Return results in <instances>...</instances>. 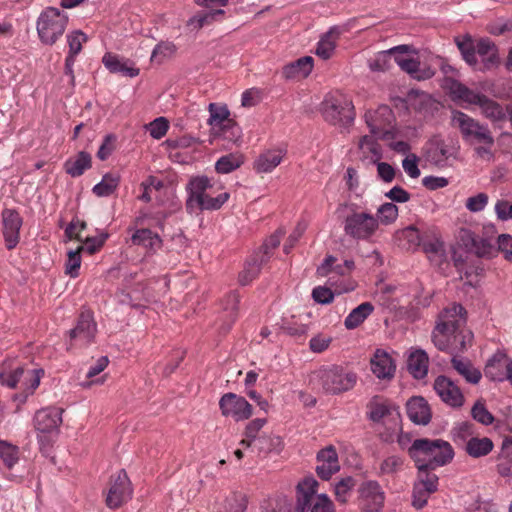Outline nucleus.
Wrapping results in <instances>:
<instances>
[{"label":"nucleus","mask_w":512,"mask_h":512,"mask_svg":"<svg viewBox=\"0 0 512 512\" xmlns=\"http://www.w3.org/2000/svg\"><path fill=\"white\" fill-rule=\"evenodd\" d=\"M317 475L322 480H329L340 470L338 454L333 445L326 446L317 453Z\"/></svg>","instance_id":"22"},{"label":"nucleus","mask_w":512,"mask_h":512,"mask_svg":"<svg viewBox=\"0 0 512 512\" xmlns=\"http://www.w3.org/2000/svg\"><path fill=\"white\" fill-rule=\"evenodd\" d=\"M471 415L474 420L485 426L491 425L494 421V416L488 411L485 404L481 401H477L473 405Z\"/></svg>","instance_id":"61"},{"label":"nucleus","mask_w":512,"mask_h":512,"mask_svg":"<svg viewBox=\"0 0 512 512\" xmlns=\"http://www.w3.org/2000/svg\"><path fill=\"white\" fill-rule=\"evenodd\" d=\"M81 262V251L78 248L76 250H70L67 254V260L65 263V274L71 278L78 277Z\"/></svg>","instance_id":"58"},{"label":"nucleus","mask_w":512,"mask_h":512,"mask_svg":"<svg viewBox=\"0 0 512 512\" xmlns=\"http://www.w3.org/2000/svg\"><path fill=\"white\" fill-rule=\"evenodd\" d=\"M102 63L111 73L121 74L125 77L134 78L140 73L139 68L135 67L131 60L120 58L110 52L104 54Z\"/></svg>","instance_id":"25"},{"label":"nucleus","mask_w":512,"mask_h":512,"mask_svg":"<svg viewBox=\"0 0 512 512\" xmlns=\"http://www.w3.org/2000/svg\"><path fill=\"white\" fill-rule=\"evenodd\" d=\"M20 450L19 447L0 439V459L6 468L12 469L19 461Z\"/></svg>","instance_id":"48"},{"label":"nucleus","mask_w":512,"mask_h":512,"mask_svg":"<svg viewBox=\"0 0 512 512\" xmlns=\"http://www.w3.org/2000/svg\"><path fill=\"white\" fill-rule=\"evenodd\" d=\"M176 52V46L174 43L169 41H163L158 43L151 54V61L157 63H163L165 60L171 58Z\"/></svg>","instance_id":"54"},{"label":"nucleus","mask_w":512,"mask_h":512,"mask_svg":"<svg viewBox=\"0 0 512 512\" xmlns=\"http://www.w3.org/2000/svg\"><path fill=\"white\" fill-rule=\"evenodd\" d=\"M408 454L415 465L432 469L442 467L454 458L451 444L442 439H416L409 447Z\"/></svg>","instance_id":"3"},{"label":"nucleus","mask_w":512,"mask_h":512,"mask_svg":"<svg viewBox=\"0 0 512 512\" xmlns=\"http://www.w3.org/2000/svg\"><path fill=\"white\" fill-rule=\"evenodd\" d=\"M283 235V231L277 230L275 233H273L269 238L265 240L260 249L255 253L258 254L260 257L264 258L266 261H269V259L273 255V250L276 247H278Z\"/></svg>","instance_id":"56"},{"label":"nucleus","mask_w":512,"mask_h":512,"mask_svg":"<svg viewBox=\"0 0 512 512\" xmlns=\"http://www.w3.org/2000/svg\"><path fill=\"white\" fill-rule=\"evenodd\" d=\"M434 390L440 399L450 407L459 408L464 404L462 391L447 376L440 375L435 379Z\"/></svg>","instance_id":"18"},{"label":"nucleus","mask_w":512,"mask_h":512,"mask_svg":"<svg viewBox=\"0 0 512 512\" xmlns=\"http://www.w3.org/2000/svg\"><path fill=\"white\" fill-rule=\"evenodd\" d=\"M482 59V67L476 70L490 69L498 63V51L496 45L488 38H482L476 42V57Z\"/></svg>","instance_id":"30"},{"label":"nucleus","mask_w":512,"mask_h":512,"mask_svg":"<svg viewBox=\"0 0 512 512\" xmlns=\"http://www.w3.org/2000/svg\"><path fill=\"white\" fill-rule=\"evenodd\" d=\"M472 248L475 254L479 257L492 258L495 256L497 250L492 243V239L488 237H473Z\"/></svg>","instance_id":"52"},{"label":"nucleus","mask_w":512,"mask_h":512,"mask_svg":"<svg viewBox=\"0 0 512 512\" xmlns=\"http://www.w3.org/2000/svg\"><path fill=\"white\" fill-rule=\"evenodd\" d=\"M96 323L90 312H82L76 326L69 332V346L86 347L93 342L96 333Z\"/></svg>","instance_id":"13"},{"label":"nucleus","mask_w":512,"mask_h":512,"mask_svg":"<svg viewBox=\"0 0 512 512\" xmlns=\"http://www.w3.org/2000/svg\"><path fill=\"white\" fill-rule=\"evenodd\" d=\"M378 222L391 224L398 217V207L393 203H384L377 210Z\"/></svg>","instance_id":"63"},{"label":"nucleus","mask_w":512,"mask_h":512,"mask_svg":"<svg viewBox=\"0 0 512 512\" xmlns=\"http://www.w3.org/2000/svg\"><path fill=\"white\" fill-rule=\"evenodd\" d=\"M478 107L483 117L491 121L493 124H499L507 119L508 110L500 103L484 95Z\"/></svg>","instance_id":"32"},{"label":"nucleus","mask_w":512,"mask_h":512,"mask_svg":"<svg viewBox=\"0 0 512 512\" xmlns=\"http://www.w3.org/2000/svg\"><path fill=\"white\" fill-rule=\"evenodd\" d=\"M393 120L391 109L384 105L375 111L365 113V121L369 127L370 134L383 139H388L390 135L389 127Z\"/></svg>","instance_id":"15"},{"label":"nucleus","mask_w":512,"mask_h":512,"mask_svg":"<svg viewBox=\"0 0 512 512\" xmlns=\"http://www.w3.org/2000/svg\"><path fill=\"white\" fill-rule=\"evenodd\" d=\"M323 114L326 120L338 122L343 119H353V104L345 96H331L324 102Z\"/></svg>","instance_id":"16"},{"label":"nucleus","mask_w":512,"mask_h":512,"mask_svg":"<svg viewBox=\"0 0 512 512\" xmlns=\"http://www.w3.org/2000/svg\"><path fill=\"white\" fill-rule=\"evenodd\" d=\"M318 482L313 477H306L297 484V512H334V505L324 493H317Z\"/></svg>","instance_id":"5"},{"label":"nucleus","mask_w":512,"mask_h":512,"mask_svg":"<svg viewBox=\"0 0 512 512\" xmlns=\"http://www.w3.org/2000/svg\"><path fill=\"white\" fill-rule=\"evenodd\" d=\"M25 374V369L17 367L14 370L0 372V383L3 386L14 389L21 382Z\"/></svg>","instance_id":"59"},{"label":"nucleus","mask_w":512,"mask_h":512,"mask_svg":"<svg viewBox=\"0 0 512 512\" xmlns=\"http://www.w3.org/2000/svg\"><path fill=\"white\" fill-rule=\"evenodd\" d=\"M244 163L239 153H230L220 157L215 163V170L220 174H228L238 169Z\"/></svg>","instance_id":"47"},{"label":"nucleus","mask_w":512,"mask_h":512,"mask_svg":"<svg viewBox=\"0 0 512 512\" xmlns=\"http://www.w3.org/2000/svg\"><path fill=\"white\" fill-rule=\"evenodd\" d=\"M133 489L125 470H120L111 477L110 487L106 496V504L111 509L119 508L131 499Z\"/></svg>","instance_id":"11"},{"label":"nucleus","mask_w":512,"mask_h":512,"mask_svg":"<svg viewBox=\"0 0 512 512\" xmlns=\"http://www.w3.org/2000/svg\"><path fill=\"white\" fill-rule=\"evenodd\" d=\"M494 444L488 437H471L466 443L464 450L473 458H480L488 455L493 450Z\"/></svg>","instance_id":"42"},{"label":"nucleus","mask_w":512,"mask_h":512,"mask_svg":"<svg viewBox=\"0 0 512 512\" xmlns=\"http://www.w3.org/2000/svg\"><path fill=\"white\" fill-rule=\"evenodd\" d=\"M371 370L379 379H391L395 373V364L387 352L377 349L371 359Z\"/></svg>","instance_id":"28"},{"label":"nucleus","mask_w":512,"mask_h":512,"mask_svg":"<svg viewBox=\"0 0 512 512\" xmlns=\"http://www.w3.org/2000/svg\"><path fill=\"white\" fill-rule=\"evenodd\" d=\"M239 302L240 296L235 291L228 293L223 299L224 316L228 318V324L224 327V331H228L237 319Z\"/></svg>","instance_id":"46"},{"label":"nucleus","mask_w":512,"mask_h":512,"mask_svg":"<svg viewBox=\"0 0 512 512\" xmlns=\"http://www.w3.org/2000/svg\"><path fill=\"white\" fill-rule=\"evenodd\" d=\"M247 508V500L240 492L231 493L217 509V512H244Z\"/></svg>","instance_id":"49"},{"label":"nucleus","mask_w":512,"mask_h":512,"mask_svg":"<svg viewBox=\"0 0 512 512\" xmlns=\"http://www.w3.org/2000/svg\"><path fill=\"white\" fill-rule=\"evenodd\" d=\"M68 24V15L55 7L45 8L36 22L37 34L45 45H53L64 34Z\"/></svg>","instance_id":"6"},{"label":"nucleus","mask_w":512,"mask_h":512,"mask_svg":"<svg viewBox=\"0 0 512 512\" xmlns=\"http://www.w3.org/2000/svg\"><path fill=\"white\" fill-rule=\"evenodd\" d=\"M404 459L398 455H390L384 458L379 466V476H394L403 470Z\"/></svg>","instance_id":"51"},{"label":"nucleus","mask_w":512,"mask_h":512,"mask_svg":"<svg viewBox=\"0 0 512 512\" xmlns=\"http://www.w3.org/2000/svg\"><path fill=\"white\" fill-rule=\"evenodd\" d=\"M429 357L423 349H415L410 352L407 360V368L415 379H423L427 376Z\"/></svg>","instance_id":"33"},{"label":"nucleus","mask_w":512,"mask_h":512,"mask_svg":"<svg viewBox=\"0 0 512 512\" xmlns=\"http://www.w3.org/2000/svg\"><path fill=\"white\" fill-rule=\"evenodd\" d=\"M209 111V119L208 124L211 126L212 130L215 131L219 127L228 124V122L232 121L230 119V111L226 105H219L217 103H210L208 106Z\"/></svg>","instance_id":"44"},{"label":"nucleus","mask_w":512,"mask_h":512,"mask_svg":"<svg viewBox=\"0 0 512 512\" xmlns=\"http://www.w3.org/2000/svg\"><path fill=\"white\" fill-rule=\"evenodd\" d=\"M418 473L417 480L413 485V506L417 509L423 508L429 496L438 489V476L432 471L434 469L416 465Z\"/></svg>","instance_id":"9"},{"label":"nucleus","mask_w":512,"mask_h":512,"mask_svg":"<svg viewBox=\"0 0 512 512\" xmlns=\"http://www.w3.org/2000/svg\"><path fill=\"white\" fill-rule=\"evenodd\" d=\"M198 6L211 9L205 13H199L191 17L187 21V27L191 30H199L203 26L211 24L218 16L224 15V10L213 9L214 6L224 7L228 4V0H195Z\"/></svg>","instance_id":"20"},{"label":"nucleus","mask_w":512,"mask_h":512,"mask_svg":"<svg viewBox=\"0 0 512 512\" xmlns=\"http://www.w3.org/2000/svg\"><path fill=\"white\" fill-rule=\"evenodd\" d=\"M221 189V186L215 188V183L207 176L191 177L185 187L187 213L219 210L230 198V193L227 191L217 193Z\"/></svg>","instance_id":"2"},{"label":"nucleus","mask_w":512,"mask_h":512,"mask_svg":"<svg viewBox=\"0 0 512 512\" xmlns=\"http://www.w3.org/2000/svg\"><path fill=\"white\" fill-rule=\"evenodd\" d=\"M350 213L344 220V232L355 240H369L378 229V219L367 212H358L355 205L348 206Z\"/></svg>","instance_id":"7"},{"label":"nucleus","mask_w":512,"mask_h":512,"mask_svg":"<svg viewBox=\"0 0 512 512\" xmlns=\"http://www.w3.org/2000/svg\"><path fill=\"white\" fill-rule=\"evenodd\" d=\"M459 353L451 354V363L453 368L468 382L471 384H477L482 378V374L479 369L474 367L470 360L462 357H458Z\"/></svg>","instance_id":"34"},{"label":"nucleus","mask_w":512,"mask_h":512,"mask_svg":"<svg viewBox=\"0 0 512 512\" xmlns=\"http://www.w3.org/2000/svg\"><path fill=\"white\" fill-rule=\"evenodd\" d=\"M368 408L369 420L385 426V431L380 433L381 439L385 442H393L394 435L401 428V414L398 407L391 401L376 396L369 402Z\"/></svg>","instance_id":"4"},{"label":"nucleus","mask_w":512,"mask_h":512,"mask_svg":"<svg viewBox=\"0 0 512 512\" xmlns=\"http://www.w3.org/2000/svg\"><path fill=\"white\" fill-rule=\"evenodd\" d=\"M291 504L286 497L270 498L262 505V512H290Z\"/></svg>","instance_id":"60"},{"label":"nucleus","mask_w":512,"mask_h":512,"mask_svg":"<svg viewBox=\"0 0 512 512\" xmlns=\"http://www.w3.org/2000/svg\"><path fill=\"white\" fill-rule=\"evenodd\" d=\"M62 409L47 407L38 410L34 416V427L39 434H48L56 431L62 423ZM39 440L42 436L38 435Z\"/></svg>","instance_id":"19"},{"label":"nucleus","mask_w":512,"mask_h":512,"mask_svg":"<svg viewBox=\"0 0 512 512\" xmlns=\"http://www.w3.org/2000/svg\"><path fill=\"white\" fill-rule=\"evenodd\" d=\"M264 258L254 253L246 262L244 269L239 274V282L241 285H248L253 279H255L262 266L267 263Z\"/></svg>","instance_id":"41"},{"label":"nucleus","mask_w":512,"mask_h":512,"mask_svg":"<svg viewBox=\"0 0 512 512\" xmlns=\"http://www.w3.org/2000/svg\"><path fill=\"white\" fill-rule=\"evenodd\" d=\"M452 437L458 446L465 447L471 437H474V425L470 422H462L452 430Z\"/></svg>","instance_id":"53"},{"label":"nucleus","mask_w":512,"mask_h":512,"mask_svg":"<svg viewBox=\"0 0 512 512\" xmlns=\"http://www.w3.org/2000/svg\"><path fill=\"white\" fill-rule=\"evenodd\" d=\"M451 122L454 127L459 129L465 142L475 144L477 142L491 141L492 133L488 125L481 123L462 111H452Z\"/></svg>","instance_id":"8"},{"label":"nucleus","mask_w":512,"mask_h":512,"mask_svg":"<svg viewBox=\"0 0 512 512\" xmlns=\"http://www.w3.org/2000/svg\"><path fill=\"white\" fill-rule=\"evenodd\" d=\"M341 35V29L338 26L331 27L319 40L316 47V55L320 58L329 59L336 48V41Z\"/></svg>","instance_id":"35"},{"label":"nucleus","mask_w":512,"mask_h":512,"mask_svg":"<svg viewBox=\"0 0 512 512\" xmlns=\"http://www.w3.org/2000/svg\"><path fill=\"white\" fill-rule=\"evenodd\" d=\"M457 48L459 49L463 60L474 69H477L479 65L476 57V42L471 36L465 35L463 37H457L455 39Z\"/></svg>","instance_id":"40"},{"label":"nucleus","mask_w":512,"mask_h":512,"mask_svg":"<svg viewBox=\"0 0 512 512\" xmlns=\"http://www.w3.org/2000/svg\"><path fill=\"white\" fill-rule=\"evenodd\" d=\"M266 423L264 418H256L248 423L245 428V436L247 439H243L240 445L243 447H249L252 443L258 446L260 450H270L269 447L265 448L263 442L266 441V437L257 438L258 432L263 428Z\"/></svg>","instance_id":"38"},{"label":"nucleus","mask_w":512,"mask_h":512,"mask_svg":"<svg viewBox=\"0 0 512 512\" xmlns=\"http://www.w3.org/2000/svg\"><path fill=\"white\" fill-rule=\"evenodd\" d=\"M215 133L232 143H237L241 139L242 135L241 128L234 120L228 122L226 125L219 127L217 130H215Z\"/></svg>","instance_id":"57"},{"label":"nucleus","mask_w":512,"mask_h":512,"mask_svg":"<svg viewBox=\"0 0 512 512\" xmlns=\"http://www.w3.org/2000/svg\"><path fill=\"white\" fill-rule=\"evenodd\" d=\"M2 216V233L5 246L8 250L14 249L20 240V229L23 220L19 213L14 209H4Z\"/></svg>","instance_id":"17"},{"label":"nucleus","mask_w":512,"mask_h":512,"mask_svg":"<svg viewBox=\"0 0 512 512\" xmlns=\"http://www.w3.org/2000/svg\"><path fill=\"white\" fill-rule=\"evenodd\" d=\"M356 381L357 376L355 373L345 372L339 366L326 369L321 374L322 387L331 394H339L352 389Z\"/></svg>","instance_id":"10"},{"label":"nucleus","mask_w":512,"mask_h":512,"mask_svg":"<svg viewBox=\"0 0 512 512\" xmlns=\"http://www.w3.org/2000/svg\"><path fill=\"white\" fill-rule=\"evenodd\" d=\"M466 311L461 304L453 303L438 315L431 333L434 346L449 354L462 353L471 341V333L464 329Z\"/></svg>","instance_id":"1"},{"label":"nucleus","mask_w":512,"mask_h":512,"mask_svg":"<svg viewBox=\"0 0 512 512\" xmlns=\"http://www.w3.org/2000/svg\"><path fill=\"white\" fill-rule=\"evenodd\" d=\"M510 362L504 351L497 350L487 360L484 368L485 377L495 382L506 380Z\"/></svg>","instance_id":"23"},{"label":"nucleus","mask_w":512,"mask_h":512,"mask_svg":"<svg viewBox=\"0 0 512 512\" xmlns=\"http://www.w3.org/2000/svg\"><path fill=\"white\" fill-rule=\"evenodd\" d=\"M285 154L281 148L265 150L254 160L253 170L259 174L270 173L282 162Z\"/></svg>","instance_id":"26"},{"label":"nucleus","mask_w":512,"mask_h":512,"mask_svg":"<svg viewBox=\"0 0 512 512\" xmlns=\"http://www.w3.org/2000/svg\"><path fill=\"white\" fill-rule=\"evenodd\" d=\"M409 419L417 425H427L432 417L428 402L423 397H412L406 404Z\"/></svg>","instance_id":"27"},{"label":"nucleus","mask_w":512,"mask_h":512,"mask_svg":"<svg viewBox=\"0 0 512 512\" xmlns=\"http://www.w3.org/2000/svg\"><path fill=\"white\" fill-rule=\"evenodd\" d=\"M119 183L120 177L117 174L106 173L102 180L94 185L92 191L98 197H108L116 191Z\"/></svg>","instance_id":"45"},{"label":"nucleus","mask_w":512,"mask_h":512,"mask_svg":"<svg viewBox=\"0 0 512 512\" xmlns=\"http://www.w3.org/2000/svg\"><path fill=\"white\" fill-rule=\"evenodd\" d=\"M394 60L401 70L405 71L416 80H427L432 78L435 74V70L431 66L421 63L417 59L406 58L396 53Z\"/></svg>","instance_id":"24"},{"label":"nucleus","mask_w":512,"mask_h":512,"mask_svg":"<svg viewBox=\"0 0 512 512\" xmlns=\"http://www.w3.org/2000/svg\"><path fill=\"white\" fill-rule=\"evenodd\" d=\"M313 58L311 56L301 57L286 64L282 68V76L287 80L307 77L313 69Z\"/></svg>","instance_id":"31"},{"label":"nucleus","mask_w":512,"mask_h":512,"mask_svg":"<svg viewBox=\"0 0 512 512\" xmlns=\"http://www.w3.org/2000/svg\"><path fill=\"white\" fill-rule=\"evenodd\" d=\"M423 236L424 234L414 226H408L402 229L398 234L402 245L407 249L413 250L420 247L421 242L423 241Z\"/></svg>","instance_id":"50"},{"label":"nucleus","mask_w":512,"mask_h":512,"mask_svg":"<svg viewBox=\"0 0 512 512\" xmlns=\"http://www.w3.org/2000/svg\"><path fill=\"white\" fill-rule=\"evenodd\" d=\"M131 242L133 245L144 247L150 253H155L162 247L161 237L148 228L134 229Z\"/></svg>","instance_id":"29"},{"label":"nucleus","mask_w":512,"mask_h":512,"mask_svg":"<svg viewBox=\"0 0 512 512\" xmlns=\"http://www.w3.org/2000/svg\"><path fill=\"white\" fill-rule=\"evenodd\" d=\"M219 407L223 416L230 417L236 422L249 419L253 411L251 404L244 397L232 392L220 398Z\"/></svg>","instance_id":"12"},{"label":"nucleus","mask_w":512,"mask_h":512,"mask_svg":"<svg viewBox=\"0 0 512 512\" xmlns=\"http://www.w3.org/2000/svg\"><path fill=\"white\" fill-rule=\"evenodd\" d=\"M90 167L91 155L85 151L79 152L75 158L68 159L64 164L66 173L72 177L81 176Z\"/></svg>","instance_id":"43"},{"label":"nucleus","mask_w":512,"mask_h":512,"mask_svg":"<svg viewBox=\"0 0 512 512\" xmlns=\"http://www.w3.org/2000/svg\"><path fill=\"white\" fill-rule=\"evenodd\" d=\"M445 87L454 101L466 104L464 107L471 105L478 106L485 95L481 92L472 90L463 83L449 77L445 79Z\"/></svg>","instance_id":"21"},{"label":"nucleus","mask_w":512,"mask_h":512,"mask_svg":"<svg viewBox=\"0 0 512 512\" xmlns=\"http://www.w3.org/2000/svg\"><path fill=\"white\" fill-rule=\"evenodd\" d=\"M374 312V305L371 302H363L346 316L344 326L347 330L359 327Z\"/></svg>","instance_id":"37"},{"label":"nucleus","mask_w":512,"mask_h":512,"mask_svg":"<svg viewBox=\"0 0 512 512\" xmlns=\"http://www.w3.org/2000/svg\"><path fill=\"white\" fill-rule=\"evenodd\" d=\"M355 481L352 477H346L341 479L335 484V497L337 501L346 503L352 488L354 487Z\"/></svg>","instance_id":"62"},{"label":"nucleus","mask_w":512,"mask_h":512,"mask_svg":"<svg viewBox=\"0 0 512 512\" xmlns=\"http://www.w3.org/2000/svg\"><path fill=\"white\" fill-rule=\"evenodd\" d=\"M88 40L87 35L81 30H74L67 34V43L69 46L68 56L77 57L81 52L82 46Z\"/></svg>","instance_id":"55"},{"label":"nucleus","mask_w":512,"mask_h":512,"mask_svg":"<svg viewBox=\"0 0 512 512\" xmlns=\"http://www.w3.org/2000/svg\"><path fill=\"white\" fill-rule=\"evenodd\" d=\"M488 201V195L484 192H480L474 196L467 198L465 207L468 211L472 213L481 212L486 208Z\"/></svg>","instance_id":"64"},{"label":"nucleus","mask_w":512,"mask_h":512,"mask_svg":"<svg viewBox=\"0 0 512 512\" xmlns=\"http://www.w3.org/2000/svg\"><path fill=\"white\" fill-rule=\"evenodd\" d=\"M377 139H382L378 136L365 135L359 141V149L363 157L370 159L372 163L378 162L382 159V148Z\"/></svg>","instance_id":"39"},{"label":"nucleus","mask_w":512,"mask_h":512,"mask_svg":"<svg viewBox=\"0 0 512 512\" xmlns=\"http://www.w3.org/2000/svg\"><path fill=\"white\" fill-rule=\"evenodd\" d=\"M359 503L363 512H379L384 504V492L377 481L363 482L358 489Z\"/></svg>","instance_id":"14"},{"label":"nucleus","mask_w":512,"mask_h":512,"mask_svg":"<svg viewBox=\"0 0 512 512\" xmlns=\"http://www.w3.org/2000/svg\"><path fill=\"white\" fill-rule=\"evenodd\" d=\"M409 50L407 45H398L386 51L379 52L374 59L369 60L368 66L371 71L384 72L390 68V57L396 53L404 54Z\"/></svg>","instance_id":"36"}]
</instances>
